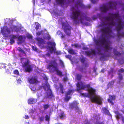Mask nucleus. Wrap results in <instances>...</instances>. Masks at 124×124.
<instances>
[{
	"mask_svg": "<svg viewBox=\"0 0 124 124\" xmlns=\"http://www.w3.org/2000/svg\"><path fill=\"white\" fill-rule=\"evenodd\" d=\"M81 62L83 63H84L85 61V60L84 58H82L81 59Z\"/></svg>",
	"mask_w": 124,
	"mask_h": 124,
	"instance_id": "nucleus-59",
	"label": "nucleus"
},
{
	"mask_svg": "<svg viewBox=\"0 0 124 124\" xmlns=\"http://www.w3.org/2000/svg\"><path fill=\"white\" fill-rule=\"evenodd\" d=\"M44 117L43 116H41L39 117L40 120L41 121H42L44 120Z\"/></svg>",
	"mask_w": 124,
	"mask_h": 124,
	"instance_id": "nucleus-52",
	"label": "nucleus"
},
{
	"mask_svg": "<svg viewBox=\"0 0 124 124\" xmlns=\"http://www.w3.org/2000/svg\"><path fill=\"white\" fill-rule=\"evenodd\" d=\"M46 120L48 121L49 122L50 120V116L48 115H46L45 116Z\"/></svg>",
	"mask_w": 124,
	"mask_h": 124,
	"instance_id": "nucleus-46",
	"label": "nucleus"
},
{
	"mask_svg": "<svg viewBox=\"0 0 124 124\" xmlns=\"http://www.w3.org/2000/svg\"><path fill=\"white\" fill-rule=\"evenodd\" d=\"M101 31L105 34L109 35L112 32V31L108 27L102 29L101 30Z\"/></svg>",
	"mask_w": 124,
	"mask_h": 124,
	"instance_id": "nucleus-11",
	"label": "nucleus"
},
{
	"mask_svg": "<svg viewBox=\"0 0 124 124\" xmlns=\"http://www.w3.org/2000/svg\"><path fill=\"white\" fill-rule=\"evenodd\" d=\"M81 11L77 9L73 11L72 13L71 17L72 19H73L76 25L79 24V21L77 20L81 14Z\"/></svg>",
	"mask_w": 124,
	"mask_h": 124,
	"instance_id": "nucleus-6",
	"label": "nucleus"
},
{
	"mask_svg": "<svg viewBox=\"0 0 124 124\" xmlns=\"http://www.w3.org/2000/svg\"><path fill=\"white\" fill-rule=\"evenodd\" d=\"M114 83V80H112L108 83V86L109 87H112Z\"/></svg>",
	"mask_w": 124,
	"mask_h": 124,
	"instance_id": "nucleus-32",
	"label": "nucleus"
},
{
	"mask_svg": "<svg viewBox=\"0 0 124 124\" xmlns=\"http://www.w3.org/2000/svg\"><path fill=\"white\" fill-rule=\"evenodd\" d=\"M62 25L64 32L68 36H70L71 33L70 31L72 27L67 23H62Z\"/></svg>",
	"mask_w": 124,
	"mask_h": 124,
	"instance_id": "nucleus-9",
	"label": "nucleus"
},
{
	"mask_svg": "<svg viewBox=\"0 0 124 124\" xmlns=\"http://www.w3.org/2000/svg\"><path fill=\"white\" fill-rule=\"evenodd\" d=\"M82 19L81 18H80V21L81 23V24H83V21H82Z\"/></svg>",
	"mask_w": 124,
	"mask_h": 124,
	"instance_id": "nucleus-62",
	"label": "nucleus"
},
{
	"mask_svg": "<svg viewBox=\"0 0 124 124\" xmlns=\"http://www.w3.org/2000/svg\"><path fill=\"white\" fill-rule=\"evenodd\" d=\"M114 20V18H111V22L109 24L110 25H112L113 26H114L115 24V23L113 21Z\"/></svg>",
	"mask_w": 124,
	"mask_h": 124,
	"instance_id": "nucleus-41",
	"label": "nucleus"
},
{
	"mask_svg": "<svg viewBox=\"0 0 124 124\" xmlns=\"http://www.w3.org/2000/svg\"><path fill=\"white\" fill-rule=\"evenodd\" d=\"M36 34L38 36H39L41 35L42 33L41 31H38L36 32Z\"/></svg>",
	"mask_w": 124,
	"mask_h": 124,
	"instance_id": "nucleus-53",
	"label": "nucleus"
},
{
	"mask_svg": "<svg viewBox=\"0 0 124 124\" xmlns=\"http://www.w3.org/2000/svg\"><path fill=\"white\" fill-rule=\"evenodd\" d=\"M17 38L20 43H22L23 42V38L22 36H20L18 37H17Z\"/></svg>",
	"mask_w": 124,
	"mask_h": 124,
	"instance_id": "nucleus-34",
	"label": "nucleus"
},
{
	"mask_svg": "<svg viewBox=\"0 0 124 124\" xmlns=\"http://www.w3.org/2000/svg\"><path fill=\"white\" fill-rule=\"evenodd\" d=\"M29 82L31 84H34L38 82L37 78L36 76H33L31 78H28Z\"/></svg>",
	"mask_w": 124,
	"mask_h": 124,
	"instance_id": "nucleus-12",
	"label": "nucleus"
},
{
	"mask_svg": "<svg viewBox=\"0 0 124 124\" xmlns=\"http://www.w3.org/2000/svg\"><path fill=\"white\" fill-rule=\"evenodd\" d=\"M118 78L120 80H121L123 79V77L122 75L120 73H119L118 74Z\"/></svg>",
	"mask_w": 124,
	"mask_h": 124,
	"instance_id": "nucleus-47",
	"label": "nucleus"
},
{
	"mask_svg": "<svg viewBox=\"0 0 124 124\" xmlns=\"http://www.w3.org/2000/svg\"><path fill=\"white\" fill-rule=\"evenodd\" d=\"M24 118L26 119H28L29 118V117L28 115H25V117Z\"/></svg>",
	"mask_w": 124,
	"mask_h": 124,
	"instance_id": "nucleus-60",
	"label": "nucleus"
},
{
	"mask_svg": "<svg viewBox=\"0 0 124 124\" xmlns=\"http://www.w3.org/2000/svg\"><path fill=\"white\" fill-rule=\"evenodd\" d=\"M27 37L30 39H31L32 38V36L31 35H29Z\"/></svg>",
	"mask_w": 124,
	"mask_h": 124,
	"instance_id": "nucleus-61",
	"label": "nucleus"
},
{
	"mask_svg": "<svg viewBox=\"0 0 124 124\" xmlns=\"http://www.w3.org/2000/svg\"><path fill=\"white\" fill-rule=\"evenodd\" d=\"M59 61L60 62V64L61 66H62V67H64V65L63 62V61L61 60H60Z\"/></svg>",
	"mask_w": 124,
	"mask_h": 124,
	"instance_id": "nucleus-49",
	"label": "nucleus"
},
{
	"mask_svg": "<svg viewBox=\"0 0 124 124\" xmlns=\"http://www.w3.org/2000/svg\"><path fill=\"white\" fill-rule=\"evenodd\" d=\"M123 56L121 60H119L118 61L120 63L122 64L124 63V53L122 54Z\"/></svg>",
	"mask_w": 124,
	"mask_h": 124,
	"instance_id": "nucleus-30",
	"label": "nucleus"
},
{
	"mask_svg": "<svg viewBox=\"0 0 124 124\" xmlns=\"http://www.w3.org/2000/svg\"><path fill=\"white\" fill-rule=\"evenodd\" d=\"M35 24L36 25L35 28L36 30H37L39 29V27L40 26V25L37 22H35Z\"/></svg>",
	"mask_w": 124,
	"mask_h": 124,
	"instance_id": "nucleus-39",
	"label": "nucleus"
},
{
	"mask_svg": "<svg viewBox=\"0 0 124 124\" xmlns=\"http://www.w3.org/2000/svg\"><path fill=\"white\" fill-rule=\"evenodd\" d=\"M80 93L81 95L83 96L84 97H88L90 98L89 95L88 93Z\"/></svg>",
	"mask_w": 124,
	"mask_h": 124,
	"instance_id": "nucleus-33",
	"label": "nucleus"
},
{
	"mask_svg": "<svg viewBox=\"0 0 124 124\" xmlns=\"http://www.w3.org/2000/svg\"><path fill=\"white\" fill-rule=\"evenodd\" d=\"M123 28L122 22L121 20H119L118 23L117 24L116 27V29L117 32V36L118 38L124 37V32H122L121 33H120V31L121 29H122Z\"/></svg>",
	"mask_w": 124,
	"mask_h": 124,
	"instance_id": "nucleus-7",
	"label": "nucleus"
},
{
	"mask_svg": "<svg viewBox=\"0 0 124 124\" xmlns=\"http://www.w3.org/2000/svg\"><path fill=\"white\" fill-rule=\"evenodd\" d=\"M46 86L48 87V90H50V93L47 94L48 97L49 98H52L54 97V95L52 93L51 90L50 88V86L48 84L46 85Z\"/></svg>",
	"mask_w": 124,
	"mask_h": 124,
	"instance_id": "nucleus-19",
	"label": "nucleus"
},
{
	"mask_svg": "<svg viewBox=\"0 0 124 124\" xmlns=\"http://www.w3.org/2000/svg\"><path fill=\"white\" fill-rule=\"evenodd\" d=\"M109 16H107L105 17V19L107 21H111V18H112V17H111V16L109 15Z\"/></svg>",
	"mask_w": 124,
	"mask_h": 124,
	"instance_id": "nucleus-45",
	"label": "nucleus"
},
{
	"mask_svg": "<svg viewBox=\"0 0 124 124\" xmlns=\"http://www.w3.org/2000/svg\"><path fill=\"white\" fill-rule=\"evenodd\" d=\"M85 53L86 55L89 56L91 55H95L96 54V52L93 49H92L91 51H86Z\"/></svg>",
	"mask_w": 124,
	"mask_h": 124,
	"instance_id": "nucleus-16",
	"label": "nucleus"
},
{
	"mask_svg": "<svg viewBox=\"0 0 124 124\" xmlns=\"http://www.w3.org/2000/svg\"><path fill=\"white\" fill-rule=\"evenodd\" d=\"M109 56L108 55H105L104 54L102 55L100 58V59L101 60H106L107 57Z\"/></svg>",
	"mask_w": 124,
	"mask_h": 124,
	"instance_id": "nucleus-22",
	"label": "nucleus"
},
{
	"mask_svg": "<svg viewBox=\"0 0 124 124\" xmlns=\"http://www.w3.org/2000/svg\"><path fill=\"white\" fill-rule=\"evenodd\" d=\"M78 104V103H77L76 101H75V102H73V105H75L76 104Z\"/></svg>",
	"mask_w": 124,
	"mask_h": 124,
	"instance_id": "nucleus-64",
	"label": "nucleus"
},
{
	"mask_svg": "<svg viewBox=\"0 0 124 124\" xmlns=\"http://www.w3.org/2000/svg\"><path fill=\"white\" fill-rule=\"evenodd\" d=\"M37 101L36 99L30 98L28 100V103L30 104H33L35 103Z\"/></svg>",
	"mask_w": 124,
	"mask_h": 124,
	"instance_id": "nucleus-18",
	"label": "nucleus"
},
{
	"mask_svg": "<svg viewBox=\"0 0 124 124\" xmlns=\"http://www.w3.org/2000/svg\"><path fill=\"white\" fill-rule=\"evenodd\" d=\"M119 71L120 72L123 73L124 72V69L122 68L119 70Z\"/></svg>",
	"mask_w": 124,
	"mask_h": 124,
	"instance_id": "nucleus-54",
	"label": "nucleus"
},
{
	"mask_svg": "<svg viewBox=\"0 0 124 124\" xmlns=\"http://www.w3.org/2000/svg\"><path fill=\"white\" fill-rule=\"evenodd\" d=\"M108 8H107L105 5H103L101 8V11L103 12H106L109 9H116V6L117 5V3L115 1H110L108 3Z\"/></svg>",
	"mask_w": 124,
	"mask_h": 124,
	"instance_id": "nucleus-5",
	"label": "nucleus"
},
{
	"mask_svg": "<svg viewBox=\"0 0 124 124\" xmlns=\"http://www.w3.org/2000/svg\"><path fill=\"white\" fill-rule=\"evenodd\" d=\"M59 88L60 89V92L62 93L63 94L64 93L65 89L63 88V85L61 83L59 84Z\"/></svg>",
	"mask_w": 124,
	"mask_h": 124,
	"instance_id": "nucleus-20",
	"label": "nucleus"
},
{
	"mask_svg": "<svg viewBox=\"0 0 124 124\" xmlns=\"http://www.w3.org/2000/svg\"><path fill=\"white\" fill-rule=\"evenodd\" d=\"M73 91L72 90H70L67 92L65 93V94L67 95H70L71 93H73Z\"/></svg>",
	"mask_w": 124,
	"mask_h": 124,
	"instance_id": "nucleus-37",
	"label": "nucleus"
},
{
	"mask_svg": "<svg viewBox=\"0 0 124 124\" xmlns=\"http://www.w3.org/2000/svg\"><path fill=\"white\" fill-rule=\"evenodd\" d=\"M32 48L35 51H37L38 50V49L36 47L33 46Z\"/></svg>",
	"mask_w": 124,
	"mask_h": 124,
	"instance_id": "nucleus-57",
	"label": "nucleus"
},
{
	"mask_svg": "<svg viewBox=\"0 0 124 124\" xmlns=\"http://www.w3.org/2000/svg\"><path fill=\"white\" fill-rule=\"evenodd\" d=\"M54 53L57 55H60L61 54V53L60 51H56V50L54 51Z\"/></svg>",
	"mask_w": 124,
	"mask_h": 124,
	"instance_id": "nucleus-44",
	"label": "nucleus"
},
{
	"mask_svg": "<svg viewBox=\"0 0 124 124\" xmlns=\"http://www.w3.org/2000/svg\"><path fill=\"white\" fill-rule=\"evenodd\" d=\"M30 62V61L28 58H23L22 59V67L24 69L26 72L30 73L32 71V67L31 65L29 64Z\"/></svg>",
	"mask_w": 124,
	"mask_h": 124,
	"instance_id": "nucleus-4",
	"label": "nucleus"
},
{
	"mask_svg": "<svg viewBox=\"0 0 124 124\" xmlns=\"http://www.w3.org/2000/svg\"><path fill=\"white\" fill-rule=\"evenodd\" d=\"M65 115L64 113L63 112L61 113L59 115V116L60 119H63L65 117Z\"/></svg>",
	"mask_w": 124,
	"mask_h": 124,
	"instance_id": "nucleus-38",
	"label": "nucleus"
},
{
	"mask_svg": "<svg viewBox=\"0 0 124 124\" xmlns=\"http://www.w3.org/2000/svg\"><path fill=\"white\" fill-rule=\"evenodd\" d=\"M91 5H89L88 6L86 7L85 8H91Z\"/></svg>",
	"mask_w": 124,
	"mask_h": 124,
	"instance_id": "nucleus-63",
	"label": "nucleus"
},
{
	"mask_svg": "<svg viewBox=\"0 0 124 124\" xmlns=\"http://www.w3.org/2000/svg\"><path fill=\"white\" fill-rule=\"evenodd\" d=\"M91 2L95 4L96 3V0H90Z\"/></svg>",
	"mask_w": 124,
	"mask_h": 124,
	"instance_id": "nucleus-58",
	"label": "nucleus"
},
{
	"mask_svg": "<svg viewBox=\"0 0 124 124\" xmlns=\"http://www.w3.org/2000/svg\"><path fill=\"white\" fill-rule=\"evenodd\" d=\"M106 37L107 38V35L102 34L99 38L94 39V41L95 45L97 46H99L102 45H104V51L105 52H108L110 51L112 49V48L110 46V45L111 44V42L108 40V39H106Z\"/></svg>",
	"mask_w": 124,
	"mask_h": 124,
	"instance_id": "nucleus-1",
	"label": "nucleus"
},
{
	"mask_svg": "<svg viewBox=\"0 0 124 124\" xmlns=\"http://www.w3.org/2000/svg\"><path fill=\"white\" fill-rule=\"evenodd\" d=\"M109 15L111 16V17L114 18H116L119 16V15L118 14H113L112 13H110L109 14Z\"/></svg>",
	"mask_w": 124,
	"mask_h": 124,
	"instance_id": "nucleus-25",
	"label": "nucleus"
},
{
	"mask_svg": "<svg viewBox=\"0 0 124 124\" xmlns=\"http://www.w3.org/2000/svg\"><path fill=\"white\" fill-rule=\"evenodd\" d=\"M1 32L3 36L8 37L11 33V31L7 26H4L1 28Z\"/></svg>",
	"mask_w": 124,
	"mask_h": 124,
	"instance_id": "nucleus-10",
	"label": "nucleus"
},
{
	"mask_svg": "<svg viewBox=\"0 0 124 124\" xmlns=\"http://www.w3.org/2000/svg\"><path fill=\"white\" fill-rule=\"evenodd\" d=\"M10 27L12 31H14L16 32L20 31L21 29L20 27H17L14 25H12Z\"/></svg>",
	"mask_w": 124,
	"mask_h": 124,
	"instance_id": "nucleus-15",
	"label": "nucleus"
},
{
	"mask_svg": "<svg viewBox=\"0 0 124 124\" xmlns=\"http://www.w3.org/2000/svg\"><path fill=\"white\" fill-rule=\"evenodd\" d=\"M46 39L48 40H49L51 39V37L49 35H48V36L46 37Z\"/></svg>",
	"mask_w": 124,
	"mask_h": 124,
	"instance_id": "nucleus-56",
	"label": "nucleus"
},
{
	"mask_svg": "<svg viewBox=\"0 0 124 124\" xmlns=\"http://www.w3.org/2000/svg\"><path fill=\"white\" fill-rule=\"evenodd\" d=\"M85 83L81 81L78 82L76 85L78 89L77 91H79L80 90H84L86 88H88L90 87V84H85Z\"/></svg>",
	"mask_w": 124,
	"mask_h": 124,
	"instance_id": "nucleus-8",
	"label": "nucleus"
},
{
	"mask_svg": "<svg viewBox=\"0 0 124 124\" xmlns=\"http://www.w3.org/2000/svg\"><path fill=\"white\" fill-rule=\"evenodd\" d=\"M37 40L38 42V44L39 46H41L45 43L44 40L42 38H38L37 39Z\"/></svg>",
	"mask_w": 124,
	"mask_h": 124,
	"instance_id": "nucleus-17",
	"label": "nucleus"
},
{
	"mask_svg": "<svg viewBox=\"0 0 124 124\" xmlns=\"http://www.w3.org/2000/svg\"><path fill=\"white\" fill-rule=\"evenodd\" d=\"M113 52L115 55H116L120 56L122 55L119 52H117V51L115 49H114Z\"/></svg>",
	"mask_w": 124,
	"mask_h": 124,
	"instance_id": "nucleus-24",
	"label": "nucleus"
},
{
	"mask_svg": "<svg viewBox=\"0 0 124 124\" xmlns=\"http://www.w3.org/2000/svg\"><path fill=\"white\" fill-rule=\"evenodd\" d=\"M102 109L104 112V113L105 114L109 116L111 115L109 113V111L106 108L104 107L102 108Z\"/></svg>",
	"mask_w": 124,
	"mask_h": 124,
	"instance_id": "nucleus-21",
	"label": "nucleus"
},
{
	"mask_svg": "<svg viewBox=\"0 0 124 124\" xmlns=\"http://www.w3.org/2000/svg\"><path fill=\"white\" fill-rule=\"evenodd\" d=\"M78 5H79L80 7H84V6L82 4H80L79 2H77L75 4V7H78Z\"/></svg>",
	"mask_w": 124,
	"mask_h": 124,
	"instance_id": "nucleus-26",
	"label": "nucleus"
},
{
	"mask_svg": "<svg viewBox=\"0 0 124 124\" xmlns=\"http://www.w3.org/2000/svg\"><path fill=\"white\" fill-rule=\"evenodd\" d=\"M87 88L89 89L88 91L90 95L92 96L90 97L91 102L92 103H96L99 105H101L102 103L101 98L99 96H93L95 94V90L91 87L90 85V87Z\"/></svg>",
	"mask_w": 124,
	"mask_h": 124,
	"instance_id": "nucleus-3",
	"label": "nucleus"
},
{
	"mask_svg": "<svg viewBox=\"0 0 124 124\" xmlns=\"http://www.w3.org/2000/svg\"><path fill=\"white\" fill-rule=\"evenodd\" d=\"M76 78L78 80H80L82 78V76L79 74H77L76 75Z\"/></svg>",
	"mask_w": 124,
	"mask_h": 124,
	"instance_id": "nucleus-31",
	"label": "nucleus"
},
{
	"mask_svg": "<svg viewBox=\"0 0 124 124\" xmlns=\"http://www.w3.org/2000/svg\"><path fill=\"white\" fill-rule=\"evenodd\" d=\"M56 0L57 3L62 5L64 4L65 0Z\"/></svg>",
	"mask_w": 124,
	"mask_h": 124,
	"instance_id": "nucleus-23",
	"label": "nucleus"
},
{
	"mask_svg": "<svg viewBox=\"0 0 124 124\" xmlns=\"http://www.w3.org/2000/svg\"><path fill=\"white\" fill-rule=\"evenodd\" d=\"M68 52L70 54L72 55L75 54H76V53L75 52L74 50L71 49H69L68 50Z\"/></svg>",
	"mask_w": 124,
	"mask_h": 124,
	"instance_id": "nucleus-27",
	"label": "nucleus"
},
{
	"mask_svg": "<svg viewBox=\"0 0 124 124\" xmlns=\"http://www.w3.org/2000/svg\"><path fill=\"white\" fill-rule=\"evenodd\" d=\"M57 33L59 35H60L61 34V37L62 38H64L65 37V35L64 34H63L60 31H58L57 32Z\"/></svg>",
	"mask_w": 124,
	"mask_h": 124,
	"instance_id": "nucleus-40",
	"label": "nucleus"
},
{
	"mask_svg": "<svg viewBox=\"0 0 124 124\" xmlns=\"http://www.w3.org/2000/svg\"><path fill=\"white\" fill-rule=\"evenodd\" d=\"M116 99V96L114 95L109 96V98L108 99V103L111 104L112 105H114V103L112 102V101L115 100Z\"/></svg>",
	"mask_w": 124,
	"mask_h": 124,
	"instance_id": "nucleus-13",
	"label": "nucleus"
},
{
	"mask_svg": "<svg viewBox=\"0 0 124 124\" xmlns=\"http://www.w3.org/2000/svg\"><path fill=\"white\" fill-rule=\"evenodd\" d=\"M6 64L4 63H2L1 64V66H0V68H5L6 67L5 66Z\"/></svg>",
	"mask_w": 124,
	"mask_h": 124,
	"instance_id": "nucleus-48",
	"label": "nucleus"
},
{
	"mask_svg": "<svg viewBox=\"0 0 124 124\" xmlns=\"http://www.w3.org/2000/svg\"><path fill=\"white\" fill-rule=\"evenodd\" d=\"M118 115L120 117H119V116H117V118H121L123 123H124V117L122 115L120 114H119Z\"/></svg>",
	"mask_w": 124,
	"mask_h": 124,
	"instance_id": "nucleus-42",
	"label": "nucleus"
},
{
	"mask_svg": "<svg viewBox=\"0 0 124 124\" xmlns=\"http://www.w3.org/2000/svg\"><path fill=\"white\" fill-rule=\"evenodd\" d=\"M16 75H19V72L17 70H15L13 72Z\"/></svg>",
	"mask_w": 124,
	"mask_h": 124,
	"instance_id": "nucleus-50",
	"label": "nucleus"
},
{
	"mask_svg": "<svg viewBox=\"0 0 124 124\" xmlns=\"http://www.w3.org/2000/svg\"><path fill=\"white\" fill-rule=\"evenodd\" d=\"M58 65L56 60H54L50 61L49 64L47 66V68L50 72H53L55 71L57 75L60 76H62V72L59 70L58 67Z\"/></svg>",
	"mask_w": 124,
	"mask_h": 124,
	"instance_id": "nucleus-2",
	"label": "nucleus"
},
{
	"mask_svg": "<svg viewBox=\"0 0 124 124\" xmlns=\"http://www.w3.org/2000/svg\"><path fill=\"white\" fill-rule=\"evenodd\" d=\"M75 108L76 110H77V112H78L79 111V109L78 107L77 106H76L75 107Z\"/></svg>",
	"mask_w": 124,
	"mask_h": 124,
	"instance_id": "nucleus-55",
	"label": "nucleus"
},
{
	"mask_svg": "<svg viewBox=\"0 0 124 124\" xmlns=\"http://www.w3.org/2000/svg\"><path fill=\"white\" fill-rule=\"evenodd\" d=\"M65 57L67 58L70 59L71 57V56L69 55H65Z\"/></svg>",
	"mask_w": 124,
	"mask_h": 124,
	"instance_id": "nucleus-51",
	"label": "nucleus"
},
{
	"mask_svg": "<svg viewBox=\"0 0 124 124\" xmlns=\"http://www.w3.org/2000/svg\"><path fill=\"white\" fill-rule=\"evenodd\" d=\"M71 97L70 96H68V95L65 94V97L64 98V100L66 101H68Z\"/></svg>",
	"mask_w": 124,
	"mask_h": 124,
	"instance_id": "nucleus-35",
	"label": "nucleus"
},
{
	"mask_svg": "<svg viewBox=\"0 0 124 124\" xmlns=\"http://www.w3.org/2000/svg\"><path fill=\"white\" fill-rule=\"evenodd\" d=\"M17 38V36L16 35L11 34L10 35V43L12 45L15 42V39Z\"/></svg>",
	"mask_w": 124,
	"mask_h": 124,
	"instance_id": "nucleus-14",
	"label": "nucleus"
},
{
	"mask_svg": "<svg viewBox=\"0 0 124 124\" xmlns=\"http://www.w3.org/2000/svg\"><path fill=\"white\" fill-rule=\"evenodd\" d=\"M48 44L51 46H53L54 47H55L56 44L54 42H48Z\"/></svg>",
	"mask_w": 124,
	"mask_h": 124,
	"instance_id": "nucleus-43",
	"label": "nucleus"
},
{
	"mask_svg": "<svg viewBox=\"0 0 124 124\" xmlns=\"http://www.w3.org/2000/svg\"><path fill=\"white\" fill-rule=\"evenodd\" d=\"M43 108L44 110H46L50 107V105L48 104L43 105Z\"/></svg>",
	"mask_w": 124,
	"mask_h": 124,
	"instance_id": "nucleus-36",
	"label": "nucleus"
},
{
	"mask_svg": "<svg viewBox=\"0 0 124 124\" xmlns=\"http://www.w3.org/2000/svg\"><path fill=\"white\" fill-rule=\"evenodd\" d=\"M17 50H18L19 52H20L22 54H25L26 55V53H25L24 51L20 47H18V48L17 49Z\"/></svg>",
	"mask_w": 124,
	"mask_h": 124,
	"instance_id": "nucleus-28",
	"label": "nucleus"
},
{
	"mask_svg": "<svg viewBox=\"0 0 124 124\" xmlns=\"http://www.w3.org/2000/svg\"><path fill=\"white\" fill-rule=\"evenodd\" d=\"M49 48L50 53L51 54H52L53 51L54 52V51L56 50L55 47H53L52 46L49 47Z\"/></svg>",
	"mask_w": 124,
	"mask_h": 124,
	"instance_id": "nucleus-29",
	"label": "nucleus"
}]
</instances>
